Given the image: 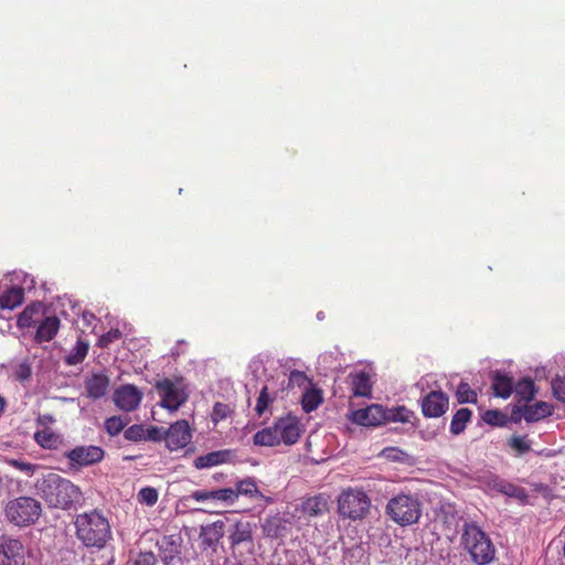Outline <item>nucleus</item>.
Returning <instances> with one entry per match:
<instances>
[{
    "label": "nucleus",
    "mask_w": 565,
    "mask_h": 565,
    "mask_svg": "<svg viewBox=\"0 0 565 565\" xmlns=\"http://www.w3.org/2000/svg\"><path fill=\"white\" fill-rule=\"evenodd\" d=\"M34 487L50 508L68 510L82 501L81 489L55 472L42 473Z\"/></svg>",
    "instance_id": "obj_1"
},
{
    "label": "nucleus",
    "mask_w": 565,
    "mask_h": 565,
    "mask_svg": "<svg viewBox=\"0 0 565 565\" xmlns=\"http://www.w3.org/2000/svg\"><path fill=\"white\" fill-rule=\"evenodd\" d=\"M74 526L77 540L87 548L102 550L113 536L110 523L99 510L77 514Z\"/></svg>",
    "instance_id": "obj_2"
},
{
    "label": "nucleus",
    "mask_w": 565,
    "mask_h": 565,
    "mask_svg": "<svg viewBox=\"0 0 565 565\" xmlns=\"http://www.w3.org/2000/svg\"><path fill=\"white\" fill-rule=\"evenodd\" d=\"M465 550L477 565H488L495 556L490 537L476 524H467L462 534Z\"/></svg>",
    "instance_id": "obj_3"
},
{
    "label": "nucleus",
    "mask_w": 565,
    "mask_h": 565,
    "mask_svg": "<svg viewBox=\"0 0 565 565\" xmlns=\"http://www.w3.org/2000/svg\"><path fill=\"white\" fill-rule=\"evenodd\" d=\"M386 513L395 523L411 525L419 520L422 505L415 495L401 493L387 502Z\"/></svg>",
    "instance_id": "obj_4"
},
{
    "label": "nucleus",
    "mask_w": 565,
    "mask_h": 565,
    "mask_svg": "<svg viewBox=\"0 0 565 565\" xmlns=\"http://www.w3.org/2000/svg\"><path fill=\"white\" fill-rule=\"evenodd\" d=\"M161 401L159 405L170 412L178 411L189 398V390L182 377L162 379L156 383Z\"/></svg>",
    "instance_id": "obj_5"
},
{
    "label": "nucleus",
    "mask_w": 565,
    "mask_h": 565,
    "mask_svg": "<svg viewBox=\"0 0 565 565\" xmlns=\"http://www.w3.org/2000/svg\"><path fill=\"white\" fill-rule=\"evenodd\" d=\"M371 500L361 489L349 488L338 498V511L343 518L350 520L363 519L370 510Z\"/></svg>",
    "instance_id": "obj_6"
},
{
    "label": "nucleus",
    "mask_w": 565,
    "mask_h": 565,
    "mask_svg": "<svg viewBox=\"0 0 565 565\" xmlns=\"http://www.w3.org/2000/svg\"><path fill=\"white\" fill-rule=\"evenodd\" d=\"M41 503L31 497H20L6 507L7 519L18 525L26 526L34 523L41 515Z\"/></svg>",
    "instance_id": "obj_7"
},
{
    "label": "nucleus",
    "mask_w": 565,
    "mask_h": 565,
    "mask_svg": "<svg viewBox=\"0 0 565 565\" xmlns=\"http://www.w3.org/2000/svg\"><path fill=\"white\" fill-rule=\"evenodd\" d=\"M182 500L183 502L196 501L202 503H210L212 505H232L236 502V494L233 492V488L196 490L189 495H185Z\"/></svg>",
    "instance_id": "obj_8"
},
{
    "label": "nucleus",
    "mask_w": 565,
    "mask_h": 565,
    "mask_svg": "<svg viewBox=\"0 0 565 565\" xmlns=\"http://www.w3.org/2000/svg\"><path fill=\"white\" fill-rule=\"evenodd\" d=\"M142 396V392L137 386L126 384L115 390L113 399L119 409L132 412L140 405Z\"/></svg>",
    "instance_id": "obj_9"
},
{
    "label": "nucleus",
    "mask_w": 565,
    "mask_h": 565,
    "mask_svg": "<svg viewBox=\"0 0 565 565\" xmlns=\"http://www.w3.org/2000/svg\"><path fill=\"white\" fill-rule=\"evenodd\" d=\"M0 565H24L22 543L9 536L0 539Z\"/></svg>",
    "instance_id": "obj_10"
},
{
    "label": "nucleus",
    "mask_w": 565,
    "mask_h": 565,
    "mask_svg": "<svg viewBox=\"0 0 565 565\" xmlns=\"http://www.w3.org/2000/svg\"><path fill=\"white\" fill-rule=\"evenodd\" d=\"M192 438V433L186 420H178L164 431L166 445L170 450L184 448Z\"/></svg>",
    "instance_id": "obj_11"
},
{
    "label": "nucleus",
    "mask_w": 565,
    "mask_h": 565,
    "mask_svg": "<svg viewBox=\"0 0 565 565\" xmlns=\"http://www.w3.org/2000/svg\"><path fill=\"white\" fill-rule=\"evenodd\" d=\"M71 466H90L104 458V450L97 446H78L66 452Z\"/></svg>",
    "instance_id": "obj_12"
},
{
    "label": "nucleus",
    "mask_w": 565,
    "mask_h": 565,
    "mask_svg": "<svg viewBox=\"0 0 565 565\" xmlns=\"http://www.w3.org/2000/svg\"><path fill=\"white\" fill-rule=\"evenodd\" d=\"M275 426L280 444L294 445L298 441L301 429L297 417L290 415L281 417L275 422Z\"/></svg>",
    "instance_id": "obj_13"
},
{
    "label": "nucleus",
    "mask_w": 565,
    "mask_h": 565,
    "mask_svg": "<svg viewBox=\"0 0 565 565\" xmlns=\"http://www.w3.org/2000/svg\"><path fill=\"white\" fill-rule=\"evenodd\" d=\"M448 409V396L441 391L428 393L422 401V411L426 417H439Z\"/></svg>",
    "instance_id": "obj_14"
},
{
    "label": "nucleus",
    "mask_w": 565,
    "mask_h": 565,
    "mask_svg": "<svg viewBox=\"0 0 565 565\" xmlns=\"http://www.w3.org/2000/svg\"><path fill=\"white\" fill-rule=\"evenodd\" d=\"M349 418L361 426H377L384 422L385 413L381 405L373 404L352 412Z\"/></svg>",
    "instance_id": "obj_15"
},
{
    "label": "nucleus",
    "mask_w": 565,
    "mask_h": 565,
    "mask_svg": "<svg viewBox=\"0 0 565 565\" xmlns=\"http://www.w3.org/2000/svg\"><path fill=\"white\" fill-rule=\"evenodd\" d=\"M110 380L105 372L93 373L85 380V390L87 397L99 399L108 392Z\"/></svg>",
    "instance_id": "obj_16"
},
{
    "label": "nucleus",
    "mask_w": 565,
    "mask_h": 565,
    "mask_svg": "<svg viewBox=\"0 0 565 565\" xmlns=\"http://www.w3.org/2000/svg\"><path fill=\"white\" fill-rule=\"evenodd\" d=\"M232 457L233 451L230 449L215 450L196 457L193 461V466L200 470L207 469L218 465L227 463L232 460Z\"/></svg>",
    "instance_id": "obj_17"
},
{
    "label": "nucleus",
    "mask_w": 565,
    "mask_h": 565,
    "mask_svg": "<svg viewBox=\"0 0 565 565\" xmlns=\"http://www.w3.org/2000/svg\"><path fill=\"white\" fill-rule=\"evenodd\" d=\"M231 546L237 548L241 545H253V530L252 525L247 521L236 522L228 536Z\"/></svg>",
    "instance_id": "obj_18"
},
{
    "label": "nucleus",
    "mask_w": 565,
    "mask_h": 565,
    "mask_svg": "<svg viewBox=\"0 0 565 565\" xmlns=\"http://www.w3.org/2000/svg\"><path fill=\"white\" fill-rule=\"evenodd\" d=\"M180 541L178 535H163L157 541L160 556L166 564L174 561L180 554Z\"/></svg>",
    "instance_id": "obj_19"
},
{
    "label": "nucleus",
    "mask_w": 565,
    "mask_h": 565,
    "mask_svg": "<svg viewBox=\"0 0 565 565\" xmlns=\"http://www.w3.org/2000/svg\"><path fill=\"white\" fill-rule=\"evenodd\" d=\"M44 317V306L41 302L29 305L18 317L19 328H32Z\"/></svg>",
    "instance_id": "obj_20"
},
{
    "label": "nucleus",
    "mask_w": 565,
    "mask_h": 565,
    "mask_svg": "<svg viewBox=\"0 0 565 565\" xmlns=\"http://www.w3.org/2000/svg\"><path fill=\"white\" fill-rule=\"evenodd\" d=\"M60 328V319L56 316L43 317L38 324L35 340L38 342H49L57 333Z\"/></svg>",
    "instance_id": "obj_21"
},
{
    "label": "nucleus",
    "mask_w": 565,
    "mask_h": 565,
    "mask_svg": "<svg viewBox=\"0 0 565 565\" xmlns=\"http://www.w3.org/2000/svg\"><path fill=\"white\" fill-rule=\"evenodd\" d=\"M24 300V289L19 286H12L0 294V308L3 310H13L21 306Z\"/></svg>",
    "instance_id": "obj_22"
},
{
    "label": "nucleus",
    "mask_w": 565,
    "mask_h": 565,
    "mask_svg": "<svg viewBox=\"0 0 565 565\" xmlns=\"http://www.w3.org/2000/svg\"><path fill=\"white\" fill-rule=\"evenodd\" d=\"M512 379L505 374L497 372L492 377V388L494 395L502 398H508L513 392Z\"/></svg>",
    "instance_id": "obj_23"
},
{
    "label": "nucleus",
    "mask_w": 565,
    "mask_h": 565,
    "mask_svg": "<svg viewBox=\"0 0 565 565\" xmlns=\"http://www.w3.org/2000/svg\"><path fill=\"white\" fill-rule=\"evenodd\" d=\"M233 492L236 494V501L238 500L239 495H244L250 499H260L264 497L258 490V487L253 478L239 480L236 483V488H233Z\"/></svg>",
    "instance_id": "obj_24"
},
{
    "label": "nucleus",
    "mask_w": 565,
    "mask_h": 565,
    "mask_svg": "<svg viewBox=\"0 0 565 565\" xmlns=\"http://www.w3.org/2000/svg\"><path fill=\"white\" fill-rule=\"evenodd\" d=\"M548 415H551V406L545 402H536L526 406L523 412V417L527 423L537 422Z\"/></svg>",
    "instance_id": "obj_25"
},
{
    "label": "nucleus",
    "mask_w": 565,
    "mask_h": 565,
    "mask_svg": "<svg viewBox=\"0 0 565 565\" xmlns=\"http://www.w3.org/2000/svg\"><path fill=\"white\" fill-rule=\"evenodd\" d=\"M254 444L258 446L274 447L280 444L275 424L258 430L253 437Z\"/></svg>",
    "instance_id": "obj_26"
},
{
    "label": "nucleus",
    "mask_w": 565,
    "mask_h": 565,
    "mask_svg": "<svg viewBox=\"0 0 565 565\" xmlns=\"http://www.w3.org/2000/svg\"><path fill=\"white\" fill-rule=\"evenodd\" d=\"M352 388L356 396H369L372 388L370 374L361 371L352 375Z\"/></svg>",
    "instance_id": "obj_27"
},
{
    "label": "nucleus",
    "mask_w": 565,
    "mask_h": 565,
    "mask_svg": "<svg viewBox=\"0 0 565 565\" xmlns=\"http://www.w3.org/2000/svg\"><path fill=\"white\" fill-rule=\"evenodd\" d=\"M322 402L320 390L311 386L302 393L301 404L305 412L310 413L319 407Z\"/></svg>",
    "instance_id": "obj_28"
},
{
    "label": "nucleus",
    "mask_w": 565,
    "mask_h": 565,
    "mask_svg": "<svg viewBox=\"0 0 565 565\" xmlns=\"http://www.w3.org/2000/svg\"><path fill=\"white\" fill-rule=\"evenodd\" d=\"M472 412L468 408L458 409L452 416L450 431L454 435L461 434L471 418Z\"/></svg>",
    "instance_id": "obj_29"
},
{
    "label": "nucleus",
    "mask_w": 565,
    "mask_h": 565,
    "mask_svg": "<svg viewBox=\"0 0 565 565\" xmlns=\"http://www.w3.org/2000/svg\"><path fill=\"white\" fill-rule=\"evenodd\" d=\"M385 419L384 422L393 423H409L414 413L405 406H398L393 408H384Z\"/></svg>",
    "instance_id": "obj_30"
},
{
    "label": "nucleus",
    "mask_w": 565,
    "mask_h": 565,
    "mask_svg": "<svg viewBox=\"0 0 565 565\" xmlns=\"http://www.w3.org/2000/svg\"><path fill=\"white\" fill-rule=\"evenodd\" d=\"M513 391L520 399L529 402L535 395V385L531 379H523L514 385Z\"/></svg>",
    "instance_id": "obj_31"
},
{
    "label": "nucleus",
    "mask_w": 565,
    "mask_h": 565,
    "mask_svg": "<svg viewBox=\"0 0 565 565\" xmlns=\"http://www.w3.org/2000/svg\"><path fill=\"white\" fill-rule=\"evenodd\" d=\"M34 439L41 447L46 449H53L58 444V436L49 428L36 431Z\"/></svg>",
    "instance_id": "obj_32"
},
{
    "label": "nucleus",
    "mask_w": 565,
    "mask_h": 565,
    "mask_svg": "<svg viewBox=\"0 0 565 565\" xmlns=\"http://www.w3.org/2000/svg\"><path fill=\"white\" fill-rule=\"evenodd\" d=\"M88 344L84 341H77L73 351L68 354L66 361L70 365L81 363L87 355Z\"/></svg>",
    "instance_id": "obj_33"
},
{
    "label": "nucleus",
    "mask_w": 565,
    "mask_h": 565,
    "mask_svg": "<svg viewBox=\"0 0 565 565\" xmlns=\"http://www.w3.org/2000/svg\"><path fill=\"white\" fill-rule=\"evenodd\" d=\"M493 488L508 497L519 498L523 494V490L521 488L498 478L493 479Z\"/></svg>",
    "instance_id": "obj_34"
},
{
    "label": "nucleus",
    "mask_w": 565,
    "mask_h": 565,
    "mask_svg": "<svg viewBox=\"0 0 565 565\" xmlns=\"http://www.w3.org/2000/svg\"><path fill=\"white\" fill-rule=\"evenodd\" d=\"M311 384H312L311 381L303 372L298 371V370H294L290 372L289 379H288V387H290V388L299 387V388L306 390L309 386H311Z\"/></svg>",
    "instance_id": "obj_35"
},
{
    "label": "nucleus",
    "mask_w": 565,
    "mask_h": 565,
    "mask_svg": "<svg viewBox=\"0 0 565 565\" xmlns=\"http://www.w3.org/2000/svg\"><path fill=\"white\" fill-rule=\"evenodd\" d=\"M159 493L152 487L141 488L137 494V499L141 504L152 507L158 502Z\"/></svg>",
    "instance_id": "obj_36"
},
{
    "label": "nucleus",
    "mask_w": 565,
    "mask_h": 565,
    "mask_svg": "<svg viewBox=\"0 0 565 565\" xmlns=\"http://www.w3.org/2000/svg\"><path fill=\"white\" fill-rule=\"evenodd\" d=\"M508 445L519 455H524L531 449V441L525 436H512Z\"/></svg>",
    "instance_id": "obj_37"
},
{
    "label": "nucleus",
    "mask_w": 565,
    "mask_h": 565,
    "mask_svg": "<svg viewBox=\"0 0 565 565\" xmlns=\"http://www.w3.org/2000/svg\"><path fill=\"white\" fill-rule=\"evenodd\" d=\"M127 422L120 416H111L105 420V430L110 436H117L126 427Z\"/></svg>",
    "instance_id": "obj_38"
},
{
    "label": "nucleus",
    "mask_w": 565,
    "mask_h": 565,
    "mask_svg": "<svg viewBox=\"0 0 565 565\" xmlns=\"http://www.w3.org/2000/svg\"><path fill=\"white\" fill-rule=\"evenodd\" d=\"M456 395L459 403H475L477 401V393L465 382L458 385Z\"/></svg>",
    "instance_id": "obj_39"
},
{
    "label": "nucleus",
    "mask_w": 565,
    "mask_h": 565,
    "mask_svg": "<svg viewBox=\"0 0 565 565\" xmlns=\"http://www.w3.org/2000/svg\"><path fill=\"white\" fill-rule=\"evenodd\" d=\"M127 440L139 441L146 439V429L142 425H132L124 431Z\"/></svg>",
    "instance_id": "obj_40"
},
{
    "label": "nucleus",
    "mask_w": 565,
    "mask_h": 565,
    "mask_svg": "<svg viewBox=\"0 0 565 565\" xmlns=\"http://www.w3.org/2000/svg\"><path fill=\"white\" fill-rule=\"evenodd\" d=\"M382 456L392 461L403 462L407 458V454L396 447H387L382 450Z\"/></svg>",
    "instance_id": "obj_41"
},
{
    "label": "nucleus",
    "mask_w": 565,
    "mask_h": 565,
    "mask_svg": "<svg viewBox=\"0 0 565 565\" xmlns=\"http://www.w3.org/2000/svg\"><path fill=\"white\" fill-rule=\"evenodd\" d=\"M270 403V398L267 393V386H264L260 391V394L257 398V403L255 406V412L258 416H262L265 411L267 409L268 405Z\"/></svg>",
    "instance_id": "obj_42"
},
{
    "label": "nucleus",
    "mask_w": 565,
    "mask_h": 565,
    "mask_svg": "<svg viewBox=\"0 0 565 565\" xmlns=\"http://www.w3.org/2000/svg\"><path fill=\"white\" fill-rule=\"evenodd\" d=\"M120 337L121 332L118 329H111L99 337L97 344L100 348H107L110 343L117 341Z\"/></svg>",
    "instance_id": "obj_43"
},
{
    "label": "nucleus",
    "mask_w": 565,
    "mask_h": 565,
    "mask_svg": "<svg viewBox=\"0 0 565 565\" xmlns=\"http://www.w3.org/2000/svg\"><path fill=\"white\" fill-rule=\"evenodd\" d=\"M552 388L554 396L558 401L565 402V374L563 376H557L552 382Z\"/></svg>",
    "instance_id": "obj_44"
},
{
    "label": "nucleus",
    "mask_w": 565,
    "mask_h": 565,
    "mask_svg": "<svg viewBox=\"0 0 565 565\" xmlns=\"http://www.w3.org/2000/svg\"><path fill=\"white\" fill-rule=\"evenodd\" d=\"M9 463L14 467L15 469L25 472L26 475H33L35 470H38L40 467L32 465L30 462L12 459L9 461Z\"/></svg>",
    "instance_id": "obj_45"
},
{
    "label": "nucleus",
    "mask_w": 565,
    "mask_h": 565,
    "mask_svg": "<svg viewBox=\"0 0 565 565\" xmlns=\"http://www.w3.org/2000/svg\"><path fill=\"white\" fill-rule=\"evenodd\" d=\"M230 413V407L223 403H215L213 406L212 417L214 422L226 418Z\"/></svg>",
    "instance_id": "obj_46"
},
{
    "label": "nucleus",
    "mask_w": 565,
    "mask_h": 565,
    "mask_svg": "<svg viewBox=\"0 0 565 565\" xmlns=\"http://www.w3.org/2000/svg\"><path fill=\"white\" fill-rule=\"evenodd\" d=\"M157 559L152 552L140 553L134 565H156Z\"/></svg>",
    "instance_id": "obj_47"
},
{
    "label": "nucleus",
    "mask_w": 565,
    "mask_h": 565,
    "mask_svg": "<svg viewBox=\"0 0 565 565\" xmlns=\"http://www.w3.org/2000/svg\"><path fill=\"white\" fill-rule=\"evenodd\" d=\"M15 375H17V379L20 380V381L28 380L31 376V367H30V365L26 362L21 363L18 366Z\"/></svg>",
    "instance_id": "obj_48"
},
{
    "label": "nucleus",
    "mask_w": 565,
    "mask_h": 565,
    "mask_svg": "<svg viewBox=\"0 0 565 565\" xmlns=\"http://www.w3.org/2000/svg\"><path fill=\"white\" fill-rule=\"evenodd\" d=\"M162 438H164V431L162 428L152 427L146 430V439L160 440Z\"/></svg>",
    "instance_id": "obj_49"
},
{
    "label": "nucleus",
    "mask_w": 565,
    "mask_h": 565,
    "mask_svg": "<svg viewBox=\"0 0 565 565\" xmlns=\"http://www.w3.org/2000/svg\"><path fill=\"white\" fill-rule=\"evenodd\" d=\"M501 417L500 412L498 411H488L486 412L483 419L486 423L495 425L498 424L499 418Z\"/></svg>",
    "instance_id": "obj_50"
},
{
    "label": "nucleus",
    "mask_w": 565,
    "mask_h": 565,
    "mask_svg": "<svg viewBox=\"0 0 565 565\" xmlns=\"http://www.w3.org/2000/svg\"><path fill=\"white\" fill-rule=\"evenodd\" d=\"M319 502L316 499H309L305 503V510L308 511L310 514H317L319 512Z\"/></svg>",
    "instance_id": "obj_51"
},
{
    "label": "nucleus",
    "mask_w": 565,
    "mask_h": 565,
    "mask_svg": "<svg viewBox=\"0 0 565 565\" xmlns=\"http://www.w3.org/2000/svg\"><path fill=\"white\" fill-rule=\"evenodd\" d=\"M83 320L86 324H92L93 320H95V316L93 313L84 312L83 313Z\"/></svg>",
    "instance_id": "obj_52"
},
{
    "label": "nucleus",
    "mask_w": 565,
    "mask_h": 565,
    "mask_svg": "<svg viewBox=\"0 0 565 565\" xmlns=\"http://www.w3.org/2000/svg\"><path fill=\"white\" fill-rule=\"evenodd\" d=\"M41 420L47 422V423H53L54 418L51 415H44L43 417H41Z\"/></svg>",
    "instance_id": "obj_53"
},
{
    "label": "nucleus",
    "mask_w": 565,
    "mask_h": 565,
    "mask_svg": "<svg viewBox=\"0 0 565 565\" xmlns=\"http://www.w3.org/2000/svg\"><path fill=\"white\" fill-rule=\"evenodd\" d=\"M4 405H6L4 398L0 396V414L3 412Z\"/></svg>",
    "instance_id": "obj_54"
},
{
    "label": "nucleus",
    "mask_w": 565,
    "mask_h": 565,
    "mask_svg": "<svg viewBox=\"0 0 565 565\" xmlns=\"http://www.w3.org/2000/svg\"><path fill=\"white\" fill-rule=\"evenodd\" d=\"M171 354H172L173 356H178V355H180V351H179V349H178L177 347H175V348H173V349L171 350Z\"/></svg>",
    "instance_id": "obj_55"
},
{
    "label": "nucleus",
    "mask_w": 565,
    "mask_h": 565,
    "mask_svg": "<svg viewBox=\"0 0 565 565\" xmlns=\"http://www.w3.org/2000/svg\"><path fill=\"white\" fill-rule=\"evenodd\" d=\"M317 318H318L319 320H322V319H323V313H322V312H318Z\"/></svg>",
    "instance_id": "obj_56"
},
{
    "label": "nucleus",
    "mask_w": 565,
    "mask_h": 565,
    "mask_svg": "<svg viewBox=\"0 0 565 565\" xmlns=\"http://www.w3.org/2000/svg\"><path fill=\"white\" fill-rule=\"evenodd\" d=\"M328 358H331V355L324 354V355L320 356V359L323 360V361L327 360Z\"/></svg>",
    "instance_id": "obj_57"
}]
</instances>
